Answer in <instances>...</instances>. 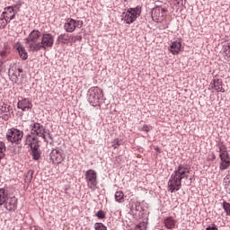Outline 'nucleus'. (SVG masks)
<instances>
[{"instance_id": "1", "label": "nucleus", "mask_w": 230, "mask_h": 230, "mask_svg": "<svg viewBox=\"0 0 230 230\" xmlns=\"http://www.w3.org/2000/svg\"><path fill=\"white\" fill-rule=\"evenodd\" d=\"M190 168L188 165L180 164L171 175L167 183L168 191L173 193L179 191L182 186V179H189L187 186H191L193 176H190Z\"/></svg>"}, {"instance_id": "29", "label": "nucleus", "mask_w": 230, "mask_h": 230, "mask_svg": "<svg viewBox=\"0 0 230 230\" xmlns=\"http://www.w3.org/2000/svg\"><path fill=\"white\" fill-rule=\"evenodd\" d=\"M10 22V21H7L4 15L1 14L0 16V30H4L6 28V25Z\"/></svg>"}, {"instance_id": "30", "label": "nucleus", "mask_w": 230, "mask_h": 230, "mask_svg": "<svg viewBox=\"0 0 230 230\" xmlns=\"http://www.w3.org/2000/svg\"><path fill=\"white\" fill-rule=\"evenodd\" d=\"M223 53H225L226 57H230V43H226L223 46Z\"/></svg>"}, {"instance_id": "18", "label": "nucleus", "mask_w": 230, "mask_h": 230, "mask_svg": "<svg viewBox=\"0 0 230 230\" xmlns=\"http://www.w3.org/2000/svg\"><path fill=\"white\" fill-rule=\"evenodd\" d=\"M15 48L19 53L20 58H22V60H27L28 52L26 51V48H24V46H22L21 43H17Z\"/></svg>"}, {"instance_id": "13", "label": "nucleus", "mask_w": 230, "mask_h": 230, "mask_svg": "<svg viewBox=\"0 0 230 230\" xmlns=\"http://www.w3.org/2000/svg\"><path fill=\"white\" fill-rule=\"evenodd\" d=\"M209 91H216L217 93H226V89L224 88V84L222 83V79H214L209 84Z\"/></svg>"}, {"instance_id": "25", "label": "nucleus", "mask_w": 230, "mask_h": 230, "mask_svg": "<svg viewBox=\"0 0 230 230\" xmlns=\"http://www.w3.org/2000/svg\"><path fill=\"white\" fill-rule=\"evenodd\" d=\"M115 200L116 202H125V194L123 193V191L119 190L115 193Z\"/></svg>"}, {"instance_id": "44", "label": "nucleus", "mask_w": 230, "mask_h": 230, "mask_svg": "<svg viewBox=\"0 0 230 230\" xmlns=\"http://www.w3.org/2000/svg\"><path fill=\"white\" fill-rule=\"evenodd\" d=\"M19 73H21V69H18Z\"/></svg>"}, {"instance_id": "12", "label": "nucleus", "mask_w": 230, "mask_h": 230, "mask_svg": "<svg viewBox=\"0 0 230 230\" xmlns=\"http://www.w3.org/2000/svg\"><path fill=\"white\" fill-rule=\"evenodd\" d=\"M30 128L32 136H39V137L46 139V128L40 123L34 122L31 124Z\"/></svg>"}, {"instance_id": "8", "label": "nucleus", "mask_w": 230, "mask_h": 230, "mask_svg": "<svg viewBox=\"0 0 230 230\" xmlns=\"http://www.w3.org/2000/svg\"><path fill=\"white\" fill-rule=\"evenodd\" d=\"M23 136L24 133L22 131L15 128H13L11 129H8L6 133V139L11 143H15L16 145H19L21 141H22Z\"/></svg>"}, {"instance_id": "34", "label": "nucleus", "mask_w": 230, "mask_h": 230, "mask_svg": "<svg viewBox=\"0 0 230 230\" xmlns=\"http://www.w3.org/2000/svg\"><path fill=\"white\" fill-rule=\"evenodd\" d=\"M32 157L35 161H39V159H40V153H39V151H37V148H33Z\"/></svg>"}, {"instance_id": "7", "label": "nucleus", "mask_w": 230, "mask_h": 230, "mask_svg": "<svg viewBox=\"0 0 230 230\" xmlns=\"http://www.w3.org/2000/svg\"><path fill=\"white\" fill-rule=\"evenodd\" d=\"M49 159L52 164H60L64 163L66 159L64 150H62L60 147L53 148L49 154Z\"/></svg>"}, {"instance_id": "37", "label": "nucleus", "mask_w": 230, "mask_h": 230, "mask_svg": "<svg viewBox=\"0 0 230 230\" xmlns=\"http://www.w3.org/2000/svg\"><path fill=\"white\" fill-rule=\"evenodd\" d=\"M114 145H112L113 148L116 149L118 146H119V139L116 138L113 140Z\"/></svg>"}, {"instance_id": "16", "label": "nucleus", "mask_w": 230, "mask_h": 230, "mask_svg": "<svg viewBox=\"0 0 230 230\" xmlns=\"http://www.w3.org/2000/svg\"><path fill=\"white\" fill-rule=\"evenodd\" d=\"M4 204L5 206V209L8 211H15V209H17V198L14 196L12 198H7Z\"/></svg>"}, {"instance_id": "23", "label": "nucleus", "mask_w": 230, "mask_h": 230, "mask_svg": "<svg viewBox=\"0 0 230 230\" xmlns=\"http://www.w3.org/2000/svg\"><path fill=\"white\" fill-rule=\"evenodd\" d=\"M135 215L136 217H141L143 215V211H145V208H143V206L141 205V202L137 201L135 203Z\"/></svg>"}, {"instance_id": "36", "label": "nucleus", "mask_w": 230, "mask_h": 230, "mask_svg": "<svg viewBox=\"0 0 230 230\" xmlns=\"http://www.w3.org/2000/svg\"><path fill=\"white\" fill-rule=\"evenodd\" d=\"M96 217L100 219H103L105 218V212H103V210H99L97 213H96Z\"/></svg>"}, {"instance_id": "6", "label": "nucleus", "mask_w": 230, "mask_h": 230, "mask_svg": "<svg viewBox=\"0 0 230 230\" xmlns=\"http://www.w3.org/2000/svg\"><path fill=\"white\" fill-rule=\"evenodd\" d=\"M219 170H221V172H224V170H227V168H229L230 166L229 153H227V147H226V146H219Z\"/></svg>"}, {"instance_id": "11", "label": "nucleus", "mask_w": 230, "mask_h": 230, "mask_svg": "<svg viewBox=\"0 0 230 230\" xmlns=\"http://www.w3.org/2000/svg\"><path fill=\"white\" fill-rule=\"evenodd\" d=\"M82 26H84V21L69 18L65 23L64 28L67 33H73L76 28L80 29Z\"/></svg>"}, {"instance_id": "3", "label": "nucleus", "mask_w": 230, "mask_h": 230, "mask_svg": "<svg viewBox=\"0 0 230 230\" xmlns=\"http://www.w3.org/2000/svg\"><path fill=\"white\" fill-rule=\"evenodd\" d=\"M88 102L93 107L100 105V100L103 97V90L98 86L91 87L88 90Z\"/></svg>"}, {"instance_id": "40", "label": "nucleus", "mask_w": 230, "mask_h": 230, "mask_svg": "<svg viewBox=\"0 0 230 230\" xmlns=\"http://www.w3.org/2000/svg\"><path fill=\"white\" fill-rule=\"evenodd\" d=\"M1 57H6V51L1 52Z\"/></svg>"}, {"instance_id": "24", "label": "nucleus", "mask_w": 230, "mask_h": 230, "mask_svg": "<svg viewBox=\"0 0 230 230\" xmlns=\"http://www.w3.org/2000/svg\"><path fill=\"white\" fill-rule=\"evenodd\" d=\"M0 111H1V114H4V116H8L10 114V106L3 102L2 105H0Z\"/></svg>"}, {"instance_id": "5", "label": "nucleus", "mask_w": 230, "mask_h": 230, "mask_svg": "<svg viewBox=\"0 0 230 230\" xmlns=\"http://www.w3.org/2000/svg\"><path fill=\"white\" fill-rule=\"evenodd\" d=\"M87 187L92 191H95L98 188V173L96 171L90 169L85 172L84 174Z\"/></svg>"}, {"instance_id": "42", "label": "nucleus", "mask_w": 230, "mask_h": 230, "mask_svg": "<svg viewBox=\"0 0 230 230\" xmlns=\"http://www.w3.org/2000/svg\"><path fill=\"white\" fill-rule=\"evenodd\" d=\"M34 230H43L40 226H36Z\"/></svg>"}, {"instance_id": "27", "label": "nucleus", "mask_w": 230, "mask_h": 230, "mask_svg": "<svg viewBox=\"0 0 230 230\" xmlns=\"http://www.w3.org/2000/svg\"><path fill=\"white\" fill-rule=\"evenodd\" d=\"M224 184L227 193H230V173L224 178Z\"/></svg>"}, {"instance_id": "28", "label": "nucleus", "mask_w": 230, "mask_h": 230, "mask_svg": "<svg viewBox=\"0 0 230 230\" xmlns=\"http://www.w3.org/2000/svg\"><path fill=\"white\" fill-rule=\"evenodd\" d=\"M4 152H6V145L4 142L0 141V161L4 159Z\"/></svg>"}, {"instance_id": "17", "label": "nucleus", "mask_w": 230, "mask_h": 230, "mask_svg": "<svg viewBox=\"0 0 230 230\" xmlns=\"http://www.w3.org/2000/svg\"><path fill=\"white\" fill-rule=\"evenodd\" d=\"M181 49L182 43L181 42V40H176L171 43V46L169 47V51L172 53V55H179Z\"/></svg>"}, {"instance_id": "4", "label": "nucleus", "mask_w": 230, "mask_h": 230, "mask_svg": "<svg viewBox=\"0 0 230 230\" xmlns=\"http://www.w3.org/2000/svg\"><path fill=\"white\" fill-rule=\"evenodd\" d=\"M141 15V7L128 8L122 13V19L126 24H132Z\"/></svg>"}, {"instance_id": "41", "label": "nucleus", "mask_w": 230, "mask_h": 230, "mask_svg": "<svg viewBox=\"0 0 230 230\" xmlns=\"http://www.w3.org/2000/svg\"><path fill=\"white\" fill-rule=\"evenodd\" d=\"M3 71V62L0 61V73Z\"/></svg>"}, {"instance_id": "20", "label": "nucleus", "mask_w": 230, "mask_h": 230, "mask_svg": "<svg viewBox=\"0 0 230 230\" xmlns=\"http://www.w3.org/2000/svg\"><path fill=\"white\" fill-rule=\"evenodd\" d=\"M177 224V221L173 219V217H169L164 219V226L167 229H175V225Z\"/></svg>"}, {"instance_id": "14", "label": "nucleus", "mask_w": 230, "mask_h": 230, "mask_svg": "<svg viewBox=\"0 0 230 230\" xmlns=\"http://www.w3.org/2000/svg\"><path fill=\"white\" fill-rule=\"evenodd\" d=\"M17 108L21 109L22 112H26L28 111H31L33 108V103H31L30 99L24 98L18 102Z\"/></svg>"}, {"instance_id": "22", "label": "nucleus", "mask_w": 230, "mask_h": 230, "mask_svg": "<svg viewBox=\"0 0 230 230\" xmlns=\"http://www.w3.org/2000/svg\"><path fill=\"white\" fill-rule=\"evenodd\" d=\"M58 40L61 42V44H67L71 40V35L67 33H64L58 36Z\"/></svg>"}, {"instance_id": "32", "label": "nucleus", "mask_w": 230, "mask_h": 230, "mask_svg": "<svg viewBox=\"0 0 230 230\" xmlns=\"http://www.w3.org/2000/svg\"><path fill=\"white\" fill-rule=\"evenodd\" d=\"M223 208L226 211V215L230 217V203L226 201L223 202Z\"/></svg>"}, {"instance_id": "31", "label": "nucleus", "mask_w": 230, "mask_h": 230, "mask_svg": "<svg viewBox=\"0 0 230 230\" xmlns=\"http://www.w3.org/2000/svg\"><path fill=\"white\" fill-rule=\"evenodd\" d=\"M82 40V36H73L70 35V43L75 44V42H80Z\"/></svg>"}, {"instance_id": "10", "label": "nucleus", "mask_w": 230, "mask_h": 230, "mask_svg": "<svg viewBox=\"0 0 230 230\" xmlns=\"http://www.w3.org/2000/svg\"><path fill=\"white\" fill-rule=\"evenodd\" d=\"M54 42L55 38L50 33L41 34L39 51H40V49H49V48H53Z\"/></svg>"}, {"instance_id": "26", "label": "nucleus", "mask_w": 230, "mask_h": 230, "mask_svg": "<svg viewBox=\"0 0 230 230\" xmlns=\"http://www.w3.org/2000/svg\"><path fill=\"white\" fill-rule=\"evenodd\" d=\"M33 170H29L28 172L25 175L24 182L30 183L31 181H33Z\"/></svg>"}, {"instance_id": "9", "label": "nucleus", "mask_w": 230, "mask_h": 230, "mask_svg": "<svg viewBox=\"0 0 230 230\" xmlns=\"http://www.w3.org/2000/svg\"><path fill=\"white\" fill-rule=\"evenodd\" d=\"M166 13H168V8L164 6H156L152 11V19L155 22H163L166 19Z\"/></svg>"}, {"instance_id": "15", "label": "nucleus", "mask_w": 230, "mask_h": 230, "mask_svg": "<svg viewBox=\"0 0 230 230\" xmlns=\"http://www.w3.org/2000/svg\"><path fill=\"white\" fill-rule=\"evenodd\" d=\"M15 13H17V12H15V9H13V6H8L4 9L2 15L10 22V21H13V19H15Z\"/></svg>"}, {"instance_id": "19", "label": "nucleus", "mask_w": 230, "mask_h": 230, "mask_svg": "<svg viewBox=\"0 0 230 230\" xmlns=\"http://www.w3.org/2000/svg\"><path fill=\"white\" fill-rule=\"evenodd\" d=\"M37 138L31 135H27L26 138V145H29L31 148H39V146H37Z\"/></svg>"}, {"instance_id": "21", "label": "nucleus", "mask_w": 230, "mask_h": 230, "mask_svg": "<svg viewBox=\"0 0 230 230\" xmlns=\"http://www.w3.org/2000/svg\"><path fill=\"white\" fill-rule=\"evenodd\" d=\"M8 200V191L6 189H0V206Z\"/></svg>"}, {"instance_id": "39", "label": "nucleus", "mask_w": 230, "mask_h": 230, "mask_svg": "<svg viewBox=\"0 0 230 230\" xmlns=\"http://www.w3.org/2000/svg\"><path fill=\"white\" fill-rule=\"evenodd\" d=\"M206 230H218L217 226L211 225L210 226L207 227Z\"/></svg>"}, {"instance_id": "38", "label": "nucleus", "mask_w": 230, "mask_h": 230, "mask_svg": "<svg viewBox=\"0 0 230 230\" xmlns=\"http://www.w3.org/2000/svg\"><path fill=\"white\" fill-rule=\"evenodd\" d=\"M143 132H149L150 131V126L149 125H144L142 128Z\"/></svg>"}, {"instance_id": "43", "label": "nucleus", "mask_w": 230, "mask_h": 230, "mask_svg": "<svg viewBox=\"0 0 230 230\" xmlns=\"http://www.w3.org/2000/svg\"><path fill=\"white\" fill-rule=\"evenodd\" d=\"M217 159V156L215 155H212V161H215Z\"/></svg>"}, {"instance_id": "2", "label": "nucleus", "mask_w": 230, "mask_h": 230, "mask_svg": "<svg viewBox=\"0 0 230 230\" xmlns=\"http://www.w3.org/2000/svg\"><path fill=\"white\" fill-rule=\"evenodd\" d=\"M41 37L42 32H40V31L39 30H33L29 33L28 37L24 39V42L27 46L28 51H31L32 53L39 51Z\"/></svg>"}, {"instance_id": "35", "label": "nucleus", "mask_w": 230, "mask_h": 230, "mask_svg": "<svg viewBox=\"0 0 230 230\" xmlns=\"http://www.w3.org/2000/svg\"><path fill=\"white\" fill-rule=\"evenodd\" d=\"M135 230H146V223L142 222L135 227Z\"/></svg>"}, {"instance_id": "33", "label": "nucleus", "mask_w": 230, "mask_h": 230, "mask_svg": "<svg viewBox=\"0 0 230 230\" xmlns=\"http://www.w3.org/2000/svg\"><path fill=\"white\" fill-rule=\"evenodd\" d=\"M94 230H107V226L103 223H95Z\"/></svg>"}]
</instances>
